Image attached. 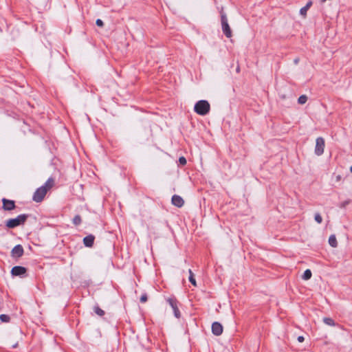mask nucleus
<instances>
[{"mask_svg": "<svg viewBox=\"0 0 352 352\" xmlns=\"http://www.w3.org/2000/svg\"><path fill=\"white\" fill-rule=\"evenodd\" d=\"M54 181L52 178H49L45 184L37 188L33 195V200L39 203L43 201L47 191L54 186Z\"/></svg>", "mask_w": 352, "mask_h": 352, "instance_id": "f257e3e1", "label": "nucleus"}, {"mask_svg": "<svg viewBox=\"0 0 352 352\" xmlns=\"http://www.w3.org/2000/svg\"><path fill=\"white\" fill-rule=\"evenodd\" d=\"M210 109V105L207 100H199L194 107V111L200 116L208 114Z\"/></svg>", "mask_w": 352, "mask_h": 352, "instance_id": "f03ea898", "label": "nucleus"}, {"mask_svg": "<svg viewBox=\"0 0 352 352\" xmlns=\"http://www.w3.org/2000/svg\"><path fill=\"white\" fill-rule=\"evenodd\" d=\"M28 218L27 214H20L16 218L8 219L6 221V226L9 228H14L23 224Z\"/></svg>", "mask_w": 352, "mask_h": 352, "instance_id": "7ed1b4c3", "label": "nucleus"}, {"mask_svg": "<svg viewBox=\"0 0 352 352\" xmlns=\"http://www.w3.org/2000/svg\"><path fill=\"white\" fill-rule=\"evenodd\" d=\"M221 21L222 30H223V33L228 38H230L232 36V31H231L230 25L228 24L226 15V14H224L223 12H221Z\"/></svg>", "mask_w": 352, "mask_h": 352, "instance_id": "20e7f679", "label": "nucleus"}, {"mask_svg": "<svg viewBox=\"0 0 352 352\" xmlns=\"http://www.w3.org/2000/svg\"><path fill=\"white\" fill-rule=\"evenodd\" d=\"M324 149V140L319 137L316 140L315 154L320 156L323 154Z\"/></svg>", "mask_w": 352, "mask_h": 352, "instance_id": "39448f33", "label": "nucleus"}, {"mask_svg": "<svg viewBox=\"0 0 352 352\" xmlns=\"http://www.w3.org/2000/svg\"><path fill=\"white\" fill-rule=\"evenodd\" d=\"M167 302L170 305V306L172 307L174 315L177 318H180V311L177 307V301L175 298H169L167 299Z\"/></svg>", "mask_w": 352, "mask_h": 352, "instance_id": "423d86ee", "label": "nucleus"}, {"mask_svg": "<svg viewBox=\"0 0 352 352\" xmlns=\"http://www.w3.org/2000/svg\"><path fill=\"white\" fill-rule=\"evenodd\" d=\"M212 332L215 336H220L223 332L222 325L217 322H214L212 324Z\"/></svg>", "mask_w": 352, "mask_h": 352, "instance_id": "0eeeda50", "label": "nucleus"}, {"mask_svg": "<svg viewBox=\"0 0 352 352\" xmlns=\"http://www.w3.org/2000/svg\"><path fill=\"white\" fill-rule=\"evenodd\" d=\"M3 208L6 210H11L15 208V204L14 201L3 199Z\"/></svg>", "mask_w": 352, "mask_h": 352, "instance_id": "6e6552de", "label": "nucleus"}, {"mask_svg": "<svg viewBox=\"0 0 352 352\" xmlns=\"http://www.w3.org/2000/svg\"><path fill=\"white\" fill-rule=\"evenodd\" d=\"M26 272V269L21 266H15L12 270L11 273L13 276H21Z\"/></svg>", "mask_w": 352, "mask_h": 352, "instance_id": "1a4fd4ad", "label": "nucleus"}, {"mask_svg": "<svg viewBox=\"0 0 352 352\" xmlns=\"http://www.w3.org/2000/svg\"><path fill=\"white\" fill-rule=\"evenodd\" d=\"M23 254V248L21 245H17L14 247L12 250V254L15 257H20Z\"/></svg>", "mask_w": 352, "mask_h": 352, "instance_id": "9d476101", "label": "nucleus"}, {"mask_svg": "<svg viewBox=\"0 0 352 352\" xmlns=\"http://www.w3.org/2000/svg\"><path fill=\"white\" fill-rule=\"evenodd\" d=\"M183 199L179 195H173L172 197V204L177 207H182L184 205Z\"/></svg>", "mask_w": 352, "mask_h": 352, "instance_id": "9b49d317", "label": "nucleus"}, {"mask_svg": "<svg viewBox=\"0 0 352 352\" xmlns=\"http://www.w3.org/2000/svg\"><path fill=\"white\" fill-rule=\"evenodd\" d=\"M94 236L93 235H88L83 239V242L85 246L91 247L94 244Z\"/></svg>", "mask_w": 352, "mask_h": 352, "instance_id": "f8f14e48", "label": "nucleus"}, {"mask_svg": "<svg viewBox=\"0 0 352 352\" xmlns=\"http://www.w3.org/2000/svg\"><path fill=\"white\" fill-rule=\"evenodd\" d=\"M312 5V1H309L307 3L306 6L302 8L300 10V14L303 16L305 17L307 16V12L310 8V7Z\"/></svg>", "mask_w": 352, "mask_h": 352, "instance_id": "ddd939ff", "label": "nucleus"}, {"mask_svg": "<svg viewBox=\"0 0 352 352\" xmlns=\"http://www.w3.org/2000/svg\"><path fill=\"white\" fill-rule=\"evenodd\" d=\"M329 243L333 248H336L338 246V242L335 235H331L329 236Z\"/></svg>", "mask_w": 352, "mask_h": 352, "instance_id": "4468645a", "label": "nucleus"}, {"mask_svg": "<svg viewBox=\"0 0 352 352\" xmlns=\"http://www.w3.org/2000/svg\"><path fill=\"white\" fill-rule=\"evenodd\" d=\"M312 273L310 270H306L304 272L303 275L302 276V278L305 280H309L311 278Z\"/></svg>", "mask_w": 352, "mask_h": 352, "instance_id": "2eb2a0df", "label": "nucleus"}, {"mask_svg": "<svg viewBox=\"0 0 352 352\" xmlns=\"http://www.w3.org/2000/svg\"><path fill=\"white\" fill-rule=\"evenodd\" d=\"M323 322L329 326L334 327L336 325L334 320L331 318H324Z\"/></svg>", "mask_w": 352, "mask_h": 352, "instance_id": "dca6fc26", "label": "nucleus"}, {"mask_svg": "<svg viewBox=\"0 0 352 352\" xmlns=\"http://www.w3.org/2000/svg\"><path fill=\"white\" fill-rule=\"evenodd\" d=\"M188 272H189V278H188V280L189 281L194 285V286H196L197 284H196V280H195V278L194 277V274L192 272L191 270H188Z\"/></svg>", "mask_w": 352, "mask_h": 352, "instance_id": "f3484780", "label": "nucleus"}, {"mask_svg": "<svg viewBox=\"0 0 352 352\" xmlns=\"http://www.w3.org/2000/svg\"><path fill=\"white\" fill-rule=\"evenodd\" d=\"M307 101V97L305 95L300 96L298 99V102L300 104H305Z\"/></svg>", "mask_w": 352, "mask_h": 352, "instance_id": "a211bd4d", "label": "nucleus"}, {"mask_svg": "<svg viewBox=\"0 0 352 352\" xmlns=\"http://www.w3.org/2000/svg\"><path fill=\"white\" fill-rule=\"evenodd\" d=\"M314 219L318 223H321L322 221V218L319 213H316L314 215Z\"/></svg>", "mask_w": 352, "mask_h": 352, "instance_id": "6ab92c4d", "label": "nucleus"}, {"mask_svg": "<svg viewBox=\"0 0 352 352\" xmlns=\"http://www.w3.org/2000/svg\"><path fill=\"white\" fill-rule=\"evenodd\" d=\"M0 320L2 322H8L10 320V317L6 314H1L0 315Z\"/></svg>", "mask_w": 352, "mask_h": 352, "instance_id": "aec40b11", "label": "nucleus"}, {"mask_svg": "<svg viewBox=\"0 0 352 352\" xmlns=\"http://www.w3.org/2000/svg\"><path fill=\"white\" fill-rule=\"evenodd\" d=\"M73 223L76 226L79 225L81 223L80 217L79 215L75 216L74 218L73 219Z\"/></svg>", "mask_w": 352, "mask_h": 352, "instance_id": "412c9836", "label": "nucleus"}, {"mask_svg": "<svg viewBox=\"0 0 352 352\" xmlns=\"http://www.w3.org/2000/svg\"><path fill=\"white\" fill-rule=\"evenodd\" d=\"M95 312L96 314H97L98 315L102 316L104 314V311L103 310H102L101 309H100L99 307H96L95 308Z\"/></svg>", "mask_w": 352, "mask_h": 352, "instance_id": "4be33fe9", "label": "nucleus"}, {"mask_svg": "<svg viewBox=\"0 0 352 352\" xmlns=\"http://www.w3.org/2000/svg\"><path fill=\"white\" fill-rule=\"evenodd\" d=\"M179 162L182 165H185L186 164V160L184 157H179Z\"/></svg>", "mask_w": 352, "mask_h": 352, "instance_id": "5701e85b", "label": "nucleus"}, {"mask_svg": "<svg viewBox=\"0 0 352 352\" xmlns=\"http://www.w3.org/2000/svg\"><path fill=\"white\" fill-rule=\"evenodd\" d=\"M147 300V296L146 294L142 295L141 298H140V301L142 302H146Z\"/></svg>", "mask_w": 352, "mask_h": 352, "instance_id": "b1692460", "label": "nucleus"}, {"mask_svg": "<svg viewBox=\"0 0 352 352\" xmlns=\"http://www.w3.org/2000/svg\"><path fill=\"white\" fill-rule=\"evenodd\" d=\"M350 203V200H346L341 203L340 207L345 208Z\"/></svg>", "mask_w": 352, "mask_h": 352, "instance_id": "393cba45", "label": "nucleus"}, {"mask_svg": "<svg viewBox=\"0 0 352 352\" xmlns=\"http://www.w3.org/2000/svg\"><path fill=\"white\" fill-rule=\"evenodd\" d=\"M96 23L98 26L102 27L103 26V22L101 19H97Z\"/></svg>", "mask_w": 352, "mask_h": 352, "instance_id": "a878e982", "label": "nucleus"}, {"mask_svg": "<svg viewBox=\"0 0 352 352\" xmlns=\"http://www.w3.org/2000/svg\"><path fill=\"white\" fill-rule=\"evenodd\" d=\"M304 340H305V339H304V337H303V336H298V341L299 342H302L304 341Z\"/></svg>", "mask_w": 352, "mask_h": 352, "instance_id": "bb28decb", "label": "nucleus"}, {"mask_svg": "<svg viewBox=\"0 0 352 352\" xmlns=\"http://www.w3.org/2000/svg\"><path fill=\"white\" fill-rule=\"evenodd\" d=\"M18 344L16 343L15 344L12 345V348H16Z\"/></svg>", "mask_w": 352, "mask_h": 352, "instance_id": "cd10ccee", "label": "nucleus"}, {"mask_svg": "<svg viewBox=\"0 0 352 352\" xmlns=\"http://www.w3.org/2000/svg\"><path fill=\"white\" fill-rule=\"evenodd\" d=\"M340 179V175L337 176V179L339 180Z\"/></svg>", "mask_w": 352, "mask_h": 352, "instance_id": "c85d7f7f", "label": "nucleus"}, {"mask_svg": "<svg viewBox=\"0 0 352 352\" xmlns=\"http://www.w3.org/2000/svg\"><path fill=\"white\" fill-rule=\"evenodd\" d=\"M350 171L352 173V166L350 167Z\"/></svg>", "mask_w": 352, "mask_h": 352, "instance_id": "c756f323", "label": "nucleus"}]
</instances>
